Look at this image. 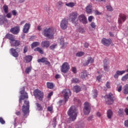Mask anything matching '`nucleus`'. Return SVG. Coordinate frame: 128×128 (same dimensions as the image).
I'll use <instances>...</instances> for the list:
<instances>
[{
  "instance_id": "0eeeda50",
  "label": "nucleus",
  "mask_w": 128,
  "mask_h": 128,
  "mask_svg": "<svg viewBox=\"0 0 128 128\" xmlns=\"http://www.w3.org/2000/svg\"><path fill=\"white\" fill-rule=\"evenodd\" d=\"M69 20L72 22V24H76L78 22V13L76 12H73L70 14Z\"/></svg>"
},
{
  "instance_id": "2f4dec72",
  "label": "nucleus",
  "mask_w": 128,
  "mask_h": 128,
  "mask_svg": "<svg viewBox=\"0 0 128 128\" xmlns=\"http://www.w3.org/2000/svg\"><path fill=\"white\" fill-rule=\"evenodd\" d=\"M40 42H34L31 45L32 48H34L38 46H40Z\"/></svg>"
},
{
  "instance_id": "aec40b11",
  "label": "nucleus",
  "mask_w": 128,
  "mask_h": 128,
  "mask_svg": "<svg viewBox=\"0 0 128 128\" xmlns=\"http://www.w3.org/2000/svg\"><path fill=\"white\" fill-rule=\"evenodd\" d=\"M94 59L91 56L88 57L87 61L84 63V66H88L90 64H94Z\"/></svg>"
},
{
  "instance_id": "6e6552de",
  "label": "nucleus",
  "mask_w": 128,
  "mask_h": 128,
  "mask_svg": "<svg viewBox=\"0 0 128 128\" xmlns=\"http://www.w3.org/2000/svg\"><path fill=\"white\" fill-rule=\"evenodd\" d=\"M62 94L64 96V99L65 100V102H66L68 100V98L70 96H72V92H70V90L68 89H66L63 90L62 92Z\"/></svg>"
},
{
  "instance_id": "f704fd0d",
  "label": "nucleus",
  "mask_w": 128,
  "mask_h": 128,
  "mask_svg": "<svg viewBox=\"0 0 128 128\" xmlns=\"http://www.w3.org/2000/svg\"><path fill=\"white\" fill-rule=\"evenodd\" d=\"M47 86L48 88H54V84L48 82H47Z\"/></svg>"
},
{
  "instance_id": "a18cd8bd",
  "label": "nucleus",
  "mask_w": 128,
  "mask_h": 128,
  "mask_svg": "<svg viewBox=\"0 0 128 128\" xmlns=\"http://www.w3.org/2000/svg\"><path fill=\"white\" fill-rule=\"evenodd\" d=\"M60 44L61 46H62V48H64V46L66 45V44L64 42V38L61 39V42Z\"/></svg>"
},
{
  "instance_id": "e433bc0d",
  "label": "nucleus",
  "mask_w": 128,
  "mask_h": 128,
  "mask_svg": "<svg viewBox=\"0 0 128 128\" xmlns=\"http://www.w3.org/2000/svg\"><path fill=\"white\" fill-rule=\"evenodd\" d=\"M34 52H40V54H44V50H42V48H36L34 49Z\"/></svg>"
},
{
  "instance_id": "1a4fd4ad",
  "label": "nucleus",
  "mask_w": 128,
  "mask_h": 128,
  "mask_svg": "<svg viewBox=\"0 0 128 128\" xmlns=\"http://www.w3.org/2000/svg\"><path fill=\"white\" fill-rule=\"evenodd\" d=\"M20 94L21 96L20 98V104H22V100L24 98H28V93L24 92V87L22 88Z\"/></svg>"
},
{
  "instance_id": "c85d7f7f",
  "label": "nucleus",
  "mask_w": 128,
  "mask_h": 128,
  "mask_svg": "<svg viewBox=\"0 0 128 128\" xmlns=\"http://www.w3.org/2000/svg\"><path fill=\"white\" fill-rule=\"evenodd\" d=\"M73 90L75 92H80V86H74L73 88Z\"/></svg>"
},
{
  "instance_id": "bb28decb",
  "label": "nucleus",
  "mask_w": 128,
  "mask_h": 128,
  "mask_svg": "<svg viewBox=\"0 0 128 128\" xmlns=\"http://www.w3.org/2000/svg\"><path fill=\"white\" fill-rule=\"evenodd\" d=\"M32 60V56H27L24 58V60L26 62H30Z\"/></svg>"
},
{
  "instance_id": "5701e85b",
  "label": "nucleus",
  "mask_w": 128,
  "mask_h": 128,
  "mask_svg": "<svg viewBox=\"0 0 128 128\" xmlns=\"http://www.w3.org/2000/svg\"><path fill=\"white\" fill-rule=\"evenodd\" d=\"M30 28V24L28 23L26 24L24 26L23 32H24V34H28V30Z\"/></svg>"
},
{
  "instance_id": "338daca9",
  "label": "nucleus",
  "mask_w": 128,
  "mask_h": 128,
  "mask_svg": "<svg viewBox=\"0 0 128 128\" xmlns=\"http://www.w3.org/2000/svg\"><path fill=\"white\" fill-rule=\"evenodd\" d=\"M56 78H60V75L57 74L55 76Z\"/></svg>"
},
{
  "instance_id": "2eb2a0df",
  "label": "nucleus",
  "mask_w": 128,
  "mask_h": 128,
  "mask_svg": "<svg viewBox=\"0 0 128 128\" xmlns=\"http://www.w3.org/2000/svg\"><path fill=\"white\" fill-rule=\"evenodd\" d=\"M68 21L66 18L63 19L60 22V28L62 30H66L68 28Z\"/></svg>"
},
{
  "instance_id": "c756f323",
  "label": "nucleus",
  "mask_w": 128,
  "mask_h": 128,
  "mask_svg": "<svg viewBox=\"0 0 128 128\" xmlns=\"http://www.w3.org/2000/svg\"><path fill=\"white\" fill-rule=\"evenodd\" d=\"M6 36L7 38L10 40V42H12L14 38V36H12V34H7Z\"/></svg>"
},
{
  "instance_id": "8fccbe9b",
  "label": "nucleus",
  "mask_w": 128,
  "mask_h": 128,
  "mask_svg": "<svg viewBox=\"0 0 128 128\" xmlns=\"http://www.w3.org/2000/svg\"><path fill=\"white\" fill-rule=\"evenodd\" d=\"M94 18V16H90L88 18V22H92V19Z\"/></svg>"
},
{
  "instance_id": "f8f14e48",
  "label": "nucleus",
  "mask_w": 128,
  "mask_h": 128,
  "mask_svg": "<svg viewBox=\"0 0 128 128\" xmlns=\"http://www.w3.org/2000/svg\"><path fill=\"white\" fill-rule=\"evenodd\" d=\"M20 52V48H17L16 50L14 48L10 49V54L14 56V58H18V52Z\"/></svg>"
},
{
  "instance_id": "e2e57ef3",
  "label": "nucleus",
  "mask_w": 128,
  "mask_h": 128,
  "mask_svg": "<svg viewBox=\"0 0 128 128\" xmlns=\"http://www.w3.org/2000/svg\"><path fill=\"white\" fill-rule=\"evenodd\" d=\"M57 4L58 5V6H62V4H63V3H62V2H58V3H57Z\"/></svg>"
},
{
  "instance_id": "4c0bfd02",
  "label": "nucleus",
  "mask_w": 128,
  "mask_h": 128,
  "mask_svg": "<svg viewBox=\"0 0 128 128\" xmlns=\"http://www.w3.org/2000/svg\"><path fill=\"white\" fill-rule=\"evenodd\" d=\"M128 79V74H125L124 76H123L122 78V80L123 82H126V80Z\"/></svg>"
},
{
  "instance_id": "a19ab883",
  "label": "nucleus",
  "mask_w": 128,
  "mask_h": 128,
  "mask_svg": "<svg viewBox=\"0 0 128 128\" xmlns=\"http://www.w3.org/2000/svg\"><path fill=\"white\" fill-rule=\"evenodd\" d=\"M106 8H107V10H108V12H112V10H114V9L112 8V6H106Z\"/></svg>"
},
{
  "instance_id": "423d86ee",
  "label": "nucleus",
  "mask_w": 128,
  "mask_h": 128,
  "mask_svg": "<svg viewBox=\"0 0 128 128\" xmlns=\"http://www.w3.org/2000/svg\"><path fill=\"white\" fill-rule=\"evenodd\" d=\"M28 110H30V102L26 100L24 101V104L22 106V110L24 114H28Z\"/></svg>"
},
{
  "instance_id": "a211bd4d",
  "label": "nucleus",
  "mask_w": 128,
  "mask_h": 128,
  "mask_svg": "<svg viewBox=\"0 0 128 128\" xmlns=\"http://www.w3.org/2000/svg\"><path fill=\"white\" fill-rule=\"evenodd\" d=\"M38 62H44L45 64H46V66H50V62L48 61V58H42L40 59H38Z\"/></svg>"
},
{
  "instance_id": "6ab92c4d",
  "label": "nucleus",
  "mask_w": 128,
  "mask_h": 128,
  "mask_svg": "<svg viewBox=\"0 0 128 128\" xmlns=\"http://www.w3.org/2000/svg\"><path fill=\"white\" fill-rule=\"evenodd\" d=\"M102 44H104V46H110V44H112V40L103 38L102 40Z\"/></svg>"
},
{
  "instance_id": "39448f33",
  "label": "nucleus",
  "mask_w": 128,
  "mask_h": 128,
  "mask_svg": "<svg viewBox=\"0 0 128 128\" xmlns=\"http://www.w3.org/2000/svg\"><path fill=\"white\" fill-rule=\"evenodd\" d=\"M0 24H3L4 25V26H6V28H8V26H10V22L6 19V16L0 15Z\"/></svg>"
},
{
  "instance_id": "37998d69",
  "label": "nucleus",
  "mask_w": 128,
  "mask_h": 128,
  "mask_svg": "<svg viewBox=\"0 0 128 128\" xmlns=\"http://www.w3.org/2000/svg\"><path fill=\"white\" fill-rule=\"evenodd\" d=\"M72 82L73 84H77V82H78V79L76 78H74L72 80Z\"/></svg>"
},
{
  "instance_id": "c9c22d12",
  "label": "nucleus",
  "mask_w": 128,
  "mask_h": 128,
  "mask_svg": "<svg viewBox=\"0 0 128 128\" xmlns=\"http://www.w3.org/2000/svg\"><path fill=\"white\" fill-rule=\"evenodd\" d=\"M92 92H93V93H92L93 98H96L98 96V90H94Z\"/></svg>"
},
{
  "instance_id": "774afa93",
  "label": "nucleus",
  "mask_w": 128,
  "mask_h": 128,
  "mask_svg": "<svg viewBox=\"0 0 128 128\" xmlns=\"http://www.w3.org/2000/svg\"><path fill=\"white\" fill-rule=\"evenodd\" d=\"M126 116H128V108H126L124 110Z\"/></svg>"
},
{
  "instance_id": "dca6fc26",
  "label": "nucleus",
  "mask_w": 128,
  "mask_h": 128,
  "mask_svg": "<svg viewBox=\"0 0 128 128\" xmlns=\"http://www.w3.org/2000/svg\"><path fill=\"white\" fill-rule=\"evenodd\" d=\"M104 72H110V64L106 59L104 60Z\"/></svg>"
},
{
  "instance_id": "bf43d9fd",
  "label": "nucleus",
  "mask_w": 128,
  "mask_h": 128,
  "mask_svg": "<svg viewBox=\"0 0 128 128\" xmlns=\"http://www.w3.org/2000/svg\"><path fill=\"white\" fill-rule=\"evenodd\" d=\"M96 78H97V80H98V82H100V79L102 78V76H98Z\"/></svg>"
},
{
  "instance_id": "09e8293b",
  "label": "nucleus",
  "mask_w": 128,
  "mask_h": 128,
  "mask_svg": "<svg viewBox=\"0 0 128 128\" xmlns=\"http://www.w3.org/2000/svg\"><path fill=\"white\" fill-rule=\"evenodd\" d=\"M124 126L125 128H128V120H125L124 122Z\"/></svg>"
},
{
  "instance_id": "5fc2aeb1",
  "label": "nucleus",
  "mask_w": 128,
  "mask_h": 128,
  "mask_svg": "<svg viewBox=\"0 0 128 128\" xmlns=\"http://www.w3.org/2000/svg\"><path fill=\"white\" fill-rule=\"evenodd\" d=\"M6 16L8 18H12V13L10 12L8 13L6 15Z\"/></svg>"
},
{
  "instance_id": "3c124183",
  "label": "nucleus",
  "mask_w": 128,
  "mask_h": 128,
  "mask_svg": "<svg viewBox=\"0 0 128 128\" xmlns=\"http://www.w3.org/2000/svg\"><path fill=\"white\" fill-rule=\"evenodd\" d=\"M94 14H96L97 16H100V14H102V12H98V10H96L94 11Z\"/></svg>"
},
{
  "instance_id": "4d7b16f0",
  "label": "nucleus",
  "mask_w": 128,
  "mask_h": 128,
  "mask_svg": "<svg viewBox=\"0 0 128 128\" xmlns=\"http://www.w3.org/2000/svg\"><path fill=\"white\" fill-rule=\"evenodd\" d=\"M56 46V44H53L50 46V50H54Z\"/></svg>"
},
{
  "instance_id": "f257e3e1",
  "label": "nucleus",
  "mask_w": 128,
  "mask_h": 128,
  "mask_svg": "<svg viewBox=\"0 0 128 128\" xmlns=\"http://www.w3.org/2000/svg\"><path fill=\"white\" fill-rule=\"evenodd\" d=\"M56 34V30L54 27H50L48 29H45L42 32L44 36L50 40L54 38V36Z\"/></svg>"
},
{
  "instance_id": "20e7f679",
  "label": "nucleus",
  "mask_w": 128,
  "mask_h": 128,
  "mask_svg": "<svg viewBox=\"0 0 128 128\" xmlns=\"http://www.w3.org/2000/svg\"><path fill=\"white\" fill-rule=\"evenodd\" d=\"M104 98L107 104H114V94L112 93H109L104 96Z\"/></svg>"
},
{
  "instance_id": "864d4df0",
  "label": "nucleus",
  "mask_w": 128,
  "mask_h": 128,
  "mask_svg": "<svg viewBox=\"0 0 128 128\" xmlns=\"http://www.w3.org/2000/svg\"><path fill=\"white\" fill-rule=\"evenodd\" d=\"M106 86L108 88H110V83L108 82L106 84Z\"/></svg>"
},
{
  "instance_id": "69168bd1",
  "label": "nucleus",
  "mask_w": 128,
  "mask_h": 128,
  "mask_svg": "<svg viewBox=\"0 0 128 128\" xmlns=\"http://www.w3.org/2000/svg\"><path fill=\"white\" fill-rule=\"evenodd\" d=\"M28 52V46H25L24 50V52L26 53Z\"/></svg>"
},
{
  "instance_id": "052dcab7",
  "label": "nucleus",
  "mask_w": 128,
  "mask_h": 128,
  "mask_svg": "<svg viewBox=\"0 0 128 128\" xmlns=\"http://www.w3.org/2000/svg\"><path fill=\"white\" fill-rule=\"evenodd\" d=\"M52 94H53L52 92H50L48 94V98H50V96H52Z\"/></svg>"
},
{
  "instance_id": "58836bf2",
  "label": "nucleus",
  "mask_w": 128,
  "mask_h": 128,
  "mask_svg": "<svg viewBox=\"0 0 128 128\" xmlns=\"http://www.w3.org/2000/svg\"><path fill=\"white\" fill-rule=\"evenodd\" d=\"M84 56V53L82 52H80L76 53V56Z\"/></svg>"
},
{
  "instance_id": "ddd939ff",
  "label": "nucleus",
  "mask_w": 128,
  "mask_h": 128,
  "mask_svg": "<svg viewBox=\"0 0 128 128\" xmlns=\"http://www.w3.org/2000/svg\"><path fill=\"white\" fill-rule=\"evenodd\" d=\"M126 16L124 15V14H120L119 17L118 18V24L120 26H122L124 22H126Z\"/></svg>"
},
{
  "instance_id": "79ce46f5",
  "label": "nucleus",
  "mask_w": 128,
  "mask_h": 128,
  "mask_svg": "<svg viewBox=\"0 0 128 128\" xmlns=\"http://www.w3.org/2000/svg\"><path fill=\"white\" fill-rule=\"evenodd\" d=\"M36 106L38 108V110H42V105H40V104L38 103H36Z\"/></svg>"
},
{
  "instance_id": "a878e982",
  "label": "nucleus",
  "mask_w": 128,
  "mask_h": 128,
  "mask_svg": "<svg viewBox=\"0 0 128 128\" xmlns=\"http://www.w3.org/2000/svg\"><path fill=\"white\" fill-rule=\"evenodd\" d=\"M42 48H48L50 46V42L48 40H45L42 42L41 44Z\"/></svg>"
},
{
  "instance_id": "7ed1b4c3",
  "label": "nucleus",
  "mask_w": 128,
  "mask_h": 128,
  "mask_svg": "<svg viewBox=\"0 0 128 128\" xmlns=\"http://www.w3.org/2000/svg\"><path fill=\"white\" fill-rule=\"evenodd\" d=\"M34 94L36 98L39 100H42L44 98V92L38 89H36L34 92Z\"/></svg>"
},
{
  "instance_id": "f3484780",
  "label": "nucleus",
  "mask_w": 128,
  "mask_h": 128,
  "mask_svg": "<svg viewBox=\"0 0 128 128\" xmlns=\"http://www.w3.org/2000/svg\"><path fill=\"white\" fill-rule=\"evenodd\" d=\"M124 74H126V70H118L116 71V74H114V78L118 79V78L119 76H122Z\"/></svg>"
},
{
  "instance_id": "603ef678",
  "label": "nucleus",
  "mask_w": 128,
  "mask_h": 128,
  "mask_svg": "<svg viewBox=\"0 0 128 128\" xmlns=\"http://www.w3.org/2000/svg\"><path fill=\"white\" fill-rule=\"evenodd\" d=\"M0 122L2 124H6V122L4 121V119L2 118H0Z\"/></svg>"
},
{
  "instance_id": "9d476101",
  "label": "nucleus",
  "mask_w": 128,
  "mask_h": 128,
  "mask_svg": "<svg viewBox=\"0 0 128 128\" xmlns=\"http://www.w3.org/2000/svg\"><path fill=\"white\" fill-rule=\"evenodd\" d=\"M70 64L67 62H65L62 64L61 67V71L62 72L66 74V72H68L70 70Z\"/></svg>"
},
{
  "instance_id": "4be33fe9",
  "label": "nucleus",
  "mask_w": 128,
  "mask_h": 128,
  "mask_svg": "<svg viewBox=\"0 0 128 128\" xmlns=\"http://www.w3.org/2000/svg\"><path fill=\"white\" fill-rule=\"evenodd\" d=\"M10 43L12 46H18L20 44V42L14 40V38L12 41H10Z\"/></svg>"
},
{
  "instance_id": "ea45409f",
  "label": "nucleus",
  "mask_w": 128,
  "mask_h": 128,
  "mask_svg": "<svg viewBox=\"0 0 128 128\" xmlns=\"http://www.w3.org/2000/svg\"><path fill=\"white\" fill-rule=\"evenodd\" d=\"M32 70V66L26 68L25 70L26 74H28L30 72V71Z\"/></svg>"
},
{
  "instance_id": "13d9d810",
  "label": "nucleus",
  "mask_w": 128,
  "mask_h": 128,
  "mask_svg": "<svg viewBox=\"0 0 128 128\" xmlns=\"http://www.w3.org/2000/svg\"><path fill=\"white\" fill-rule=\"evenodd\" d=\"M48 112H52V106H48Z\"/></svg>"
},
{
  "instance_id": "0e129e2a",
  "label": "nucleus",
  "mask_w": 128,
  "mask_h": 128,
  "mask_svg": "<svg viewBox=\"0 0 128 128\" xmlns=\"http://www.w3.org/2000/svg\"><path fill=\"white\" fill-rule=\"evenodd\" d=\"M124 112V110L122 109H119V111L118 112V113L119 114H122Z\"/></svg>"
},
{
  "instance_id": "473e14b6",
  "label": "nucleus",
  "mask_w": 128,
  "mask_h": 128,
  "mask_svg": "<svg viewBox=\"0 0 128 128\" xmlns=\"http://www.w3.org/2000/svg\"><path fill=\"white\" fill-rule=\"evenodd\" d=\"M3 10L5 14H8V6L6 5H4L3 6Z\"/></svg>"
},
{
  "instance_id": "72a5a7b5",
  "label": "nucleus",
  "mask_w": 128,
  "mask_h": 128,
  "mask_svg": "<svg viewBox=\"0 0 128 128\" xmlns=\"http://www.w3.org/2000/svg\"><path fill=\"white\" fill-rule=\"evenodd\" d=\"M66 6H69V8H73V6H74L75 4L74 2H69V3H66Z\"/></svg>"
},
{
  "instance_id": "cd10ccee",
  "label": "nucleus",
  "mask_w": 128,
  "mask_h": 128,
  "mask_svg": "<svg viewBox=\"0 0 128 128\" xmlns=\"http://www.w3.org/2000/svg\"><path fill=\"white\" fill-rule=\"evenodd\" d=\"M112 114H113V113L112 110H108L107 111V116L108 118H110V119L112 118Z\"/></svg>"
},
{
  "instance_id": "de8ad7c7",
  "label": "nucleus",
  "mask_w": 128,
  "mask_h": 128,
  "mask_svg": "<svg viewBox=\"0 0 128 128\" xmlns=\"http://www.w3.org/2000/svg\"><path fill=\"white\" fill-rule=\"evenodd\" d=\"M78 32H81V34H84V30L82 28H80L78 30Z\"/></svg>"
},
{
  "instance_id": "7c9ffc66",
  "label": "nucleus",
  "mask_w": 128,
  "mask_h": 128,
  "mask_svg": "<svg viewBox=\"0 0 128 128\" xmlns=\"http://www.w3.org/2000/svg\"><path fill=\"white\" fill-rule=\"evenodd\" d=\"M124 92L125 94H128V84H126L124 87Z\"/></svg>"
},
{
  "instance_id": "6e6d98bb",
  "label": "nucleus",
  "mask_w": 128,
  "mask_h": 128,
  "mask_svg": "<svg viewBox=\"0 0 128 128\" xmlns=\"http://www.w3.org/2000/svg\"><path fill=\"white\" fill-rule=\"evenodd\" d=\"M122 85L119 86L118 88V92H122Z\"/></svg>"
},
{
  "instance_id": "49530a36",
  "label": "nucleus",
  "mask_w": 128,
  "mask_h": 128,
  "mask_svg": "<svg viewBox=\"0 0 128 128\" xmlns=\"http://www.w3.org/2000/svg\"><path fill=\"white\" fill-rule=\"evenodd\" d=\"M72 70L74 74H76V72H78V71L76 70V67H72Z\"/></svg>"
},
{
  "instance_id": "f03ea898",
  "label": "nucleus",
  "mask_w": 128,
  "mask_h": 128,
  "mask_svg": "<svg viewBox=\"0 0 128 128\" xmlns=\"http://www.w3.org/2000/svg\"><path fill=\"white\" fill-rule=\"evenodd\" d=\"M68 114L70 116V120H76V116H78L76 108L74 106H71L68 112Z\"/></svg>"
},
{
  "instance_id": "393cba45",
  "label": "nucleus",
  "mask_w": 128,
  "mask_h": 128,
  "mask_svg": "<svg viewBox=\"0 0 128 128\" xmlns=\"http://www.w3.org/2000/svg\"><path fill=\"white\" fill-rule=\"evenodd\" d=\"M90 74H88V72L86 70L82 72L80 78L82 80H86V78H88V76Z\"/></svg>"
},
{
  "instance_id": "c03bdc74",
  "label": "nucleus",
  "mask_w": 128,
  "mask_h": 128,
  "mask_svg": "<svg viewBox=\"0 0 128 128\" xmlns=\"http://www.w3.org/2000/svg\"><path fill=\"white\" fill-rule=\"evenodd\" d=\"M90 26L92 28H96V25L94 22H92L90 24Z\"/></svg>"
},
{
  "instance_id": "9b49d317",
  "label": "nucleus",
  "mask_w": 128,
  "mask_h": 128,
  "mask_svg": "<svg viewBox=\"0 0 128 128\" xmlns=\"http://www.w3.org/2000/svg\"><path fill=\"white\" fill-rule=\"evenodd\" d=\"M90 104L88 102H85L84 108V114H90Z\"/></svg>"
},
{
  "instance_id": "4468645a",
  "label": "nucleus",
  "mask_w": 128,
  "mask_h": 128,
  "mask_svg": "<svg viewBox=\"0 0 128 128\" xmlns=\"http://www.w3.org/2000/svg\"><path fill=\"white\" fill-rule=\"evenodd\" d=\"M78 20H80V22H82L84 24H88V20L86 19V17L84 14H82L78 16Z\"/></svg>"
},
{
  "instance_id": "b1692460",
  "label": "nucleus",
  "mask_w": 128,
  "mask_h": 128,
  "mask_svg": "<svg viewBox=\"0 0 128 128\" xmlns=\"http://www.w3.org/2000/svg\"><path fill=\"white\" fill-rule=\"evenodd\" d=\"M86 12L88 14H92V4H89L86 6Z\"/></svg>"
},
{
  "instance_id": "412c9836",
  "label": "nucleus",
  "mask_w": 128,
  "mask_h": 128,
  "mask_svg": "<svg viewBox=\"0 0 128 128\" xmlns=\"http://www.w3.org/2000/svg\"><path fill=\"white\" fill-rule=\"evenodd\" d=\"M10 32L13 34H18L20 32V26H16L10 29Z\"/></svg>"
},
{
  "instance_id": "680f3d73",
  "label": "nucleus",
  "mask_w": 128,
  "mask_h": 128,
  "mask_svg": "<svg viewBox=\"0 0 128 128\" xmlns=\"http://www.w3.org/2000/svg\"><path fill=\"white\" fill-rule=\"evenodd\" d=\"M12 14L13 16H16V14H18V12H16V10H14L12 11Z\"/></svg>"
}]
</instances>
